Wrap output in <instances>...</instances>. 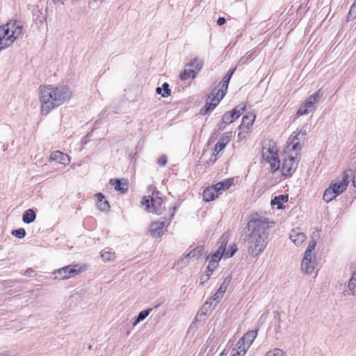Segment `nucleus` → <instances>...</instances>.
I'll return each mask as SVG.
<instances>
[{
    "instance_id": "3c124183",
    "label": "nucleus",
    "mask_w": 356,
    "mask_h": 356,
    "mask_svg": "<svg viewBox=\"0 0 356 356\" xmlns=\"http://www.w3.org/2000/svg\"><path fill=\"white\" fill-rule=\"evenodd\" d=\"M235 71V69H231L229 70L227 73L225 74V76L223 77L222 79H225L227 81H230V79L232 77V76L233 75L234 72Z\"/></svg>"
},
{
    "instance_id": "20e7f679",
    "label": "nucleus",
    "mask_w": 356,
    "mask_h": 356,
    "mask_svg": "<svg viewBox=\"0 0 356 356\" xmlns=\"http://www.w3.org/2000/svg\"><path fill=\"white\" fill-rule=\"evenodd\" d=\"M300 159V154L296 152L294 156H289L284 159L282 165V175L287 177H291L296 170Z\"/></svg>"
},
{
    "instance_id": "e433bc0d",
    "label": "nucleus",
    "mask_w": 356,
    "mask_h": 356,
    "mask_svg": "<svg viewBox=\"0 0 356 356\" xmlns=\"http://www.w3.org/2000/svg\"><path fill=\"white\" fill-rule=\"evenodd\" d=\"M315 246H316L315 241L314 240L309 241L307 248L304 254V255H305V261L308 260L307 257L314 256L312 254V252L314 250Z\"/></svg>"
},
{
    "instance_id": "b1692460",
    "label": "nucleus",
    "mask_w": 356,
    "mask_h": 356,
    "mask_svg": "<svg viewBox=\"0 0 356 356\" xmlns=\"http://www.w3.org/2000/svg\"><path fill=\"white\" fill-rule=\"evenodd\" d=\"M335 193L336 191L334 192V190L332 188V187H328L323 193V200L326 202L332 201L338 195Z\"/></svg>"
},
{
    "instance_id": "2eb2a0df",
    "label": "nucleus",
    "mask_w": 356,
    "mask_h": 356,
    "mask_svg": "<svg viewBox=\"0 0 356 356\" xmlns=\"http://www.w3.org/2000/svg\"><path fill=\"white\" fill-rule=\"evenodd\" d=\"M257 330L249 331L238 342H241L245 348H248L257 337Z\"/></svg>"
},
{
    "instance_id": "393cba45",
    "label": "nucleus",
    "mask_w": 356,
    "mask_h": 356,
    "mask_svg": "<svg viewBox=\"0 0 356 356\" xmlns=\"http://www.w3.org/2000/svg\"><path fill=\"white\" fill-rule=\"evenodd\" d=\"M218 104V99H216V102H213L211 101L207 102L205 106L201 108L200 113L201 115H204L207 113H208L209 111L213 110Z\"/></svg>"
},
{
    "instance_id": "dca6fc26",
    "label": "nucleus",
    "mask_w": 356,
    "mask_h": 356,
    "mask_svg": "<svg viewBox=\"0 0 356 356\" xmlns=\"http://www.w3.org/2000/svg\"><path fill=\"white\" fill-rule=\"evenodd\" d=\"M218 195L219 193L214 188V186H211L204 189V191H203L202 196L203 200L205 202H210L214 200L216 197H218Z\"/></svg>"
},
{
    "instance_id": "864d4df0",
    "label": "nucleus",
    "mask_w": 356,
    "mask_h": 356,
    "mask_svg": "<svg viewBox=\"0 0 356 356\" xmlns=\"http://www.w3.org/2000/svg\"><path fill=\"white\" fill-rule=\"evenodd\" d=\"M207 272L208 273L207 274H205L204 276H202V280H203V281L201 282L202 284H203L204 282H207L210 278V276H211L212 273H210L209 271H207Z\"/></svg>"
},
{
    "instance_id": "473e14b6",
    "label": "nucleus",
    "mask_w": 356,
    "mask_h": 356,
    "mask_svg": "<svg viewBox=\"0 0 356 356\" xmlns=\"http://www.w3.org/2000/svg\"><path fill=\"white\" fill-rule=\"evenodd\" d=\"M101 257L104 261H109L115 259V254L110 249L108 250H103Z\"/></svg>"
},
{
    "instance_id": "680f3d73",
    "label": "nucleus",
    "mask_w": 356,
    "mask_h": 356,
    "mask_svg": "<svg viewBox=\"0 0 356 356\" xmlns=\"http://www.w3.org/2000/svg\"><path fill=\"white\" fill-rule=\"evenodd\" d=\"M218 148H216V147H214L213 149V156H215V155H217L218 154Z\"/></svg>"
},
{
    "instance_id": "5701e85b",
    "label": "nucleus",
    "mask_w": 356,
    "mask_h": 356,
    "mask_svg": "<svg viewBox=\"0 0 356 356\" xmlns=\"http://www.w3.org/2000/svg\"><path fill=\"white\" fill-rule=\"evenodd\" d=\"M313 106L312 101L306 99L304 106L300 108L297 112L298 115H306L310 113L313 110Z\"/></svg>"
},
{
    "instance_id": "de8ad7c7",
    "label": "nucleus",
    "mask_w": 356,
    "mask_h": 356,
    "mask_svg": "<svg viewBox=\"0 0 356 356\" xmlns=\"http://www.w3.org/2000/svg\"><path fill=\"white\" fill-rule=\"evenodd\" d=\"M271 204L277 205V209H282V204L280 202V199L278 196L275 197V198L271 200Z\"/></svg>"
},
{
    "instance_id": "e2e57ef3",
    "label": "nucleus",
    "mask_w": 356,
    "mask_h": 356,
    "mask_svg": "<svg viewBox=\"0 0 356 356\" xmlns=\"http://www.w3.org/2000/svg\"><path fill=\"white\" fill-rule=\"evenodd\" d=\"M65 1V0H54V2H56V3H60L62 4L64 3Z\"/></svg>"
},
{
    "instance_id": "bb28decb",
    "label": "nucleus",
    "mask_w": 356,
    "mask_h": 356,
    "mask_svg": "<svg viewBox=\"0 0 356 356\" xmlns=\"http://www.w3.org/2000/svg\"><path fill=\"white\" fill-rule=\"evenodd\" d=\"M236 348H234L232 350V356H243L248 349L243 345V343H241V342H237L236 344Z\"/></svg>"
},
{
    "instance_id": "338daca9",
    "label": "nucleus",
    "mask_w": 356,
    "mask_h": 356,
    "mask_svg": "<svg viewBox=\"0 0 356 356\" xmlns=\"http://www.w3.org/2000/svg\"><path fill=\"white\" fill-rule=\"evenodd\" d=\"M0 356H8L6 353H0Z\"/></svg>"
},
{
    "instance_id": "4be33fe9",
    "label": "nucleus",
    "mask_w": 356,
    "mask_h": 356,
    "mask_svg": "<svg viewBox=\"0 0 356 356\" xmlns=\"http://www.w3.org/2000/svg\"><path fill=\"white\" fill-rule=\"evenodd\" d=\"M35 218L36 215L35 211L33 209H29L25 211L23 213L22 220L24 223L29 224L33 222L35 220Z\"/></svg>"
},
{
    "instance_id": "58836bf2",
    "label": "nucleus",
    "mask_w": 356,
    "mask_h": 356,
    "mask_svg": "<svg viewBox=\"0 0 356 356\" xmlns=\"http://www.w3.org/2000/svg\"><path fill=\"white\" fill-rule=\"evenodd\" d=\"M245 108V106L239 104L237 106H236L232 111H231V112L234 115V117L237 119L244 112Z\"/></svg>"
},
{
    "instance_id": "f03ea898",
    "label": "nucleus",
    "mask_w": 356,
    "mask_h": 356,
    "mask_svg": "<svg viewBox=\"0 0 356 356\" xmlns=\"http://www.w3.org/2000/svg\"><path fill=\"white\" fill-rule=\"evenodd\" d=\"M40 102L41 113L43 115L48 114L54 108L63 104L70 99L72 95V91L68 86L61 85L53 86L51 85L40 86Z\"/></svg>"
},
{
    "instance_id": "052dcab7",
    "label": "nucleus",
    "mask_w": 356,
    "mask_h": 356,
    "mask_svg": "<svg viewBox=\"0 0 356 356\" xmlns=\"http://www.w3.org/2000/svg\"><path fill=\"white\" fill-rule=\"evenodd\" d=\"M156 93H157V94H159V95H161V94H163V93H162V88H160V87H157V88H156Z\"/></svg>"
},
{
    "instance_id": "c9c22d12",
    "label": "nucleus",
    "mask_w": 356,
    "mask_h": 356,
    "mask_svg": "<svg viewBox=\"0 0 356 356\" xmlns=\"http://www.w3.org/2000/svg\"><path fill=\"white\" fill-rule=\"evenodd\" d=\"M331 187L334 190V192L337 195H339L341 194L346 189V184H341L340 181L338 183L333 184L330 185Z\"/></svg>"
},
{
    "instance_id": "423d86ee",
    "label": "nucleus",
    "mask_w": 356,
    "mask_h": 356,
    "mask_svg": "<svg viewBox=\"0 0 356 356\" xmlns=\"http://www.w3.org/2000/svg\"><path fill=\"white\" fill-rule=\"evenodd\" d=\"M141 204L146 207V209L149 211L150 206L153 208V211L157 214L161 215L164 211L165 207L163 206V200L160 197H144Z\"/></svg>"
},
{
    "instance_id": "bf43d9fd",
    "label": "nucleus",
    "mask_w": 356,
    "mask_h": 356,
    "mask_svg": "<svg viewBox=\"0 0 356 356\" xmlns=\"http://www.w3.org/2000/svg\"><path fill=\"white\" fill-rule=\"evenodd\" d=\"M353 186L356 188V172L355 171L353 177Z\"/></svg>"
},
{
    "instance_id": "f257e3e1",
    "label": "nucleus",
    "mask_w": 356,
    "mask_h": 356,
    "mask_svg": "<svg viewBox=\"0 0 356 356\" xmlns=\"http://www.w3.org/2000/svg\"><path fill=\"white\" fill-rule=\"evenodd\" d=\"M268 228L269 222L265 218H255L248 222V229L250 233L246 236L245 241L248 252L252 257H257L266 248L268 243Z\"/></svg>"
},
{
    "instance_id": "49530a36",
    "label": "nucleus",
    "mask_w": 356,
    "mask_h": 356,
    "mask_svg": "<svg viewBox=\"0 0 356 356\" xmlns=\"http://www.w3.org/2000/svg\"><path fill=\"white\" fill-rule=\"evenodd\" d=\"M348 17L351 19L356 17V1L351 6Z\"/></svg>"
},
{
    "instance_id": "ea45409f",
    "label": "nucleus",
    "mask_w": 356,
    "mask_h": 356,
    "mask_svg": "<svg viewBox=\"0 0 356 356\" xmlns=\"http://www.w3.org/2000/svg\"><path fill=\"white\" fill-rule=\"evenodd\" d=\"M229 81L222 79L217 88V95H220L221 91L227 92Z\"/></svg>"
},
{
    "instance_id": "69168bd1",
    "label": "nucleus",
    "mask_w": 356,
    "mask_h": 356,
    "mask_svg": "<svg viewBox=\"0 0 356 356\" xmlns=\"http://www.w3.org/2000/svg\"><path fill=\"white\" fill-rule=\"evenodd\" d=\"M8 46H0V51L2 50V49H4L6 47H7Z\"/></svg>"
},
{
    "instance_id": "603ef678",
    "label": "nucleus",
    "mask_w": 356,
    "mask_h": 356,
    "mask_svg": "<svg viewBox=\"0 0 356 356\" xmlns=\"http://www.w3.org/2000/svg\"><path fill=\"white\" fill-rule=\"evenodd\" d=\"M177 209V206L175 205L172 207V211H171L170 214L169 215V216L167 218V220H168V222L171 221L173 216H174V213L175 211H176V209Z\"/></svg>"
},
{
    "instance_id": "c03bdc74",
    "label": "nucleus",
    "mask_w": 356,
    "mask_h": 356,
    "mask_svg": "<svg viewBox=\"0 0 356 356\" xmlns=\"http://www.w3.org/2000/svg\"><path fill=\"white\" fill-rule=\"evenodd\" d=\"M351 175H352V170L351 169L346 170L343 172V179H342V180L340 182L341 184H346V187H347L348 185V179H349V177H350V176Z\"/></svg>"
},
{
    "instance_id": "774afa93",
    "label": "nucleus",
    "mask_w": 356,
    "mask_h": 356,
    "mask_svg": "<svg viewBox=\"0 0 356 356\" xmlns=\"http://www.w3.org/2000/svg\"><path fill=\"white\" fill-rule=\"evenodd\" d=\"M205 314H205V313H204V312H203V313H198V314H197V315H200V316H202V315H204V316Z\"/></svg>"
},
{
    "instance_id": "9d476101",
    "label": "nucleus",
    "mask_w": 356,
    "mask_h": 356,
    "mask_svg": "<svg viewBox=\"0 0 356 356\" xmlns=\"http://www.w3.org/2000/svg\"><path fill=\"white\" fill-rule=\"evenodd\" d=\"M300 135H301V137L302 138H305V136H306V132L294 131L289 138V147H291V150L293 151L296 152L298 150H300L302 148L301 145H300Z\"/></svg>"
},
{
    "instance_id": "a211bd4d",
    "label": "nucleus",
    "mask_w": 356,
    "mask_h": 356,
    "mask_svg": "<svg viewBox=\"0 0 356 356\" xmlns=\"http://www.w3.org/2000/svg\"><path fill=\"white\" fill-rule=\"evenodd\" d=\"M51 159L59 163L67 165L70 163V157L60 151H55L51 153Z\"/></svg>"
},
{
    "instance_id": "9b49d317",
    "label": "nucleus",
    "mask_w": 356,
    "mask_h": 356,
    "mask_svg": "<svg viewBox=\"0 0 356 356\" xmlns=\"http://www.w3.org/2000/svg\"><path fill=\"white\" fill-rule=\"evenodd\" d=\"M307 259L305 261V255H304L301 264V270L306 274H312L316 266L315 257H307Z\"/></svg>"
},
{
    "instance_id": "7ed1b4c3",
    "label": "nucleus",
    "mask_w": 356,
    "mask_h": 356,
    "mask_svg": "<svg viewBox=\"0 0 356 356\" xmlns=\"http://www.w3.org/2000/svg\"><path fill=\"white\" fill-rule=\"evenodd\" d=\"M22 33V24L11 20L0 26V44H12Z\"/></svg>"
},
{
    "instance_id": "cd10ccee",
    "label": "nucleus",
    "mask_w": 356,
    "mask_h": 356,
    "mask_svg": "<svg viewBox=\"0 0 356 356\" xmlns=\"http://www.w3.org/2000/svg\"><path fill=\"white\" fill-rule=\"evenodd\" d=\"M152 309V308H149L140 312L136 321L133 323V327H135L140 321L145 319V318L150 314Z\"/></svg>"
},
{
    "instance_id": "79ce46f5",
    "label": "nucleus",
    "mask_w": 356,
    "mask_h": 356,
    "mask_svg": "<svg viewBox=\"0 0 356 356\" xmlns=\"http://www.w3.org/2000/svg\"><path fill=\"white\" fill-rule=\"evenodd\" d=\"M266 356H285V353L282 349L275 348L273 350L268 351Z\"/></svg>"
},
{
    "instance_id": "c756f323",
    "label": "nucleus",
    "mask_w": 356,
    "mask_h": 356,
    "mask_svg": "<svg viewBox=\"0 0 356 356\" xmlns=\"http://www.w3.org/2000/svg\"><path fill=\"white\" fill-rule=\"evenodd\" d=\"M225 95V92H224V91H221V92H220V95H217V88H215L213 90L211 95L209 96L208 100L213 102H216V99H218V102H219L223 98Z\"/></svg>"
},
{
    "instance_id": "0e129e2a",
    "label": "nucleus",
    "mask_w": 356,
    "mask_h": 356,
    "mask_svg": "<svg viewBox=\"0 0 356 356\" xmlns=\"http://www.w3.org/2000/svg\"><path fill=\"white\" fill-rule=\"evenodd\" d=\"M93 1L99 5V4L102 3L103 0H93Z\"/></svg>"
},
{
    "instance_id": "ddd939ff",
    "label": "nucleus",
    "mask_w": 356,
    "mask_h": 356,
    "mask_svg": "<svg viewBox=\"0 0 356 356\" xmlns=\"http://www.w3.org/2000/svg\"><path fill=\"white\" fill-rule=\"evenodd\" d=\"M289 238L296 245L302 244L306 239V235L299 228L293 229L289 234Z\"/></svg>"
},
{
    "instance_id": "f704fd0d",
    "label": "nucleus",
    "mask_w": 356,
    "mask_h": 356,
    "mask_svg": "<svg viewBox=\"0 0 356 356\" xmlns=\"http://www.w3.org/2000/svg\"><path fill=\"white\" fill-rule=\"evenodd\" d=\"M323 95V92L322 90H318L316 92H314L313 95H310L307 99L308 101H312V104L314 105V104L318 102L321 97Z\"/></svg>"
},
{
    "instance_id": "09e8293b",
    "label": "nucleus",
    "mask_w": 356,
    "mask_h": 356,
    "mask_svg": "<svg viewBox=\"0 0 356 356\" xmlns=\"http://www.w3.org/2000/svg\"><path fill=\"white\" fill-rule=\"evenodd\" d=\"M157 163H158L159 165H160L161 166L165 165V164L167 163V157L165 155L161 156L158 159Z\"/></svg>"
},
{
    "instance_id": "0eeeda50",
    "label": "nucleus",
    "mask_w": 356,
    "mask_h": 356,
    "mask_svg": "<svg viewBox=\"0 0 356 356\" xmlns=\"http://www.w3.org/2000/svg\"><path fill=\"white\" fill-rule=\"evenodd\" d=\"M77 267V265H69L58 269L53 273L55 275L54 279H69L77 275L80 271Z\"/></svg>"
},
{
    "instance_id": "5fc2aeb1",
    "label": "nucleus",
    "mask_w": 356,
    "mask_h": 356,
    "mask_svg": "<svg viewBox=\"0 0 356 356\" xmlns=\"http://www.w3.org/2000/svg\"><path fill=\"white\" fill-rule=\"evenodd\" d=\"M34 273V270L32 269V268H28L25 273H24V275L26 276H29V277H31L32 276V274Z\"/></svg>"
},
{
    "instance_id": "7c9ffc66",
    "label": "nucleus",
    "mask_w": 356,
    "mask_h": 356,
    "mask_svg": "<svg viewBox=\"0 0 356 356\" xmlns=\"http://www.w3.org/2000/svg\"><path fill=\"white\" fill-rule=\"evenodd\" d=\"M348 288L352 295L356 296V271L353 273L349 280Z\"/></svg>"
},
{
    "instance_id": "6ab92c4d",
    "label": "nucleus",
    "mask_w": 356,
    "mask_h": 356,
    "mask_svg": "<svg viewBox=\"0 0 356 356\" xmlns=\"http://www.w3.org/2000/svg\"><path fill=\"white\" fill-rule=\"evenodd\" d=\"M232 132H225L220 137V140L216 144V147L218 148V152H221L225 147L226 145L230 141Z\"/></svg>"
},
{
    "instance_id": "8fccbe9b",
    "label": "nucleus",
    "mask_w": 356,
    "mask_h": 356,
    "mask_svg": "<svg viewBox=\"0 0 356 356\" xmlns=\"http://www.w3.org/2000/svg\"><path fill=\"white\" fill-rule=\"evenodd\" d=\"M275 318L277 321V325H275V330L277 333L280 332L281 326H280V316H279L278 312H277V315L275 316Z\"/></svg>"
},
{
    "instance_id": "a878e982",
    "label": "nucleus",
    "mask_w": 356,
    "mask_h": 356,
    "mask_svg": "<svg viewBox=\"0 0 356 356\" xmlns=\"http://www.w3.org/2000/svg\"><path fill=\"white\" fill-rule=\"evenodd\" d=\"M255 115L253 114L244 115L242 118L241 126L249 129L253 124Z\"/></svg>"
},
{
    "instance_id": "c85d7f7f",
    "label": "nucleus",
    "mask_w": 356,
    "mask_h": 356,
    "mask_svg": "<svg viewBox=\"0 0 356 356\" xmlns=\"http://www.w3.org/2000/svg\"><path fill=\"white\" fill-rule=\"evenodd\" d=\"M228 241H229L228 235L226 234H223L220 238V244L218 248V250H219L220 252H221L222 253L224 254L226 250V247L227 245Z\"/></svg>"
},
{
    "instance_id": "6e6552de",
    "label": "nucleus",
    "mask_w": 356,
    "mask_h": 356,
    "mask_svg": "<svg viewBox=\"0 0 356 356\" xmlns=\"http://www.w3.org/2000/svg\"><path fill=\"white\" fill-rule=\"evenodd\" d=\"M204 253V248L203 246H197L191 250L185 257L178 261L177 264H180L181 268L184 267L188 265L189 258L198 259Z\"/></svg>"
},
{
    "instance_id": "412c9836",
    "label": "nucleus",
    "mask_w": 356,
    "mask_h": 356,
    "mask_svg": "<svg viewBox=\"0 0 356 356\" xmlns=\"http://www.w3.org/2000/svg\"><path fill=\"white\" fill-rule=\"evenodd\" d=\"M97 200H98V202H97L98 208L101 211H108L109 209L110 206H109L108 202L107 200H104V195L102 193H97Z\"/></svg>"
},
{
    "instance_id": "6e6d98bb",
    "label": "nucleus",
    "mask_w": 356,
    "mask_h": 356,
    "mask_svg": "<svg viewBox=\"0 0 356 356\" xmlns=\"http://www.w3.org/2000/svg\"><path fill=\"white\" fill-rule=\"evenodd\" d=\"M226 20L224 17H219L217 20V24L219 26L223 25L225 23Z\"/></svg>"
},
{
    "instance_id": "a19ab883",
    "label": "nucleus",
    "mask_w": 356,
    "mask_h": 356,
    "mask_svg": "<svg viewBox=\"0 0 356 356\" xmlns=\"http://www.w3.org/2000/svg\"><path fill=\"white\" fill-rule=\"evenodd\" d=\"M237 247L235 244H233L229 247V248L225 250V252L224 253V255L227 258H230L233 257V255L235 254V252L237 251Z\"/></svg>"
},
{
    "instance_id": "a18cd8bd",
    "label": "nucleus",
    "mask_w": 356,
    "mask_h": 356,
    "mask_svg": "<svg viewBox=\"0 0 356 356\" xmlns=\"http://www.w3.org/2000/svg\"><path fill=\"white\" fill-rule=\"evenodd\" d=\"M161 88L163 90V93L161 94L162 97H166L170 95L171 90L169 88V84L168 83L165 82L163 83Z\"/></svg>"
},
{
    "instance_id": "f8f14e48",
    "label": "nucleus",
    "mask_w": 356,
    "mask_h": 356,
    "mask_svg": "<svg viewBox=\"0 0 356 356\" xmlns=\"http://www.w3.org/2000/svg\"><path fill=\"white\" fill-rule=\"evenodd\" d=\"M231 277H226L223 281V282L220 286L219 289H218L217 292L213 294V296L211 297V300L213 301H216V302H218L222 297L223 296L224 293H225L227 286H229L230 282H231Z\"/></svg>"
},
{
    "instance_id": "37998d69",
    "label": "nucleus",
    "mask_w": 356,
    "mask_h": 356,
    "mask_svg": "<svg viewBox=\"0 0 356 356\" xmlns=\"http://www.w3.org/2000/svg\"><path fill=\"white\" fill-rule=\"evenodd\" d=\"M12 234L18 238H22L26 235L25 229L23 228H19L17 229H15L12 232Z\"/></svg>"
},
{
    "instance_id": "1a4fd4ad",
    "label": "nucleus",
    "mask_w": 356,
    "mask_h": 356,
    "mask_svg": "<svg viewBox=\"0 0 356 356\" xmlns=\"http://www.w3.org/2000/svg\"><path fill=\"white\" fill-rule=\"evenodd\" d=\"M222 255H224V254L217 250L216 252L210 254L207 256V259L209 260L207 271L210 273L213 272V270L218 266V263Z\"/></svg>"
},
{
    "instance_id": "4468645a",
    "label": "nucleus",
    "mask_w": 356,
    "mask_h": 356,
    "mask_svg": "<svg viewBox=\"0 0 356 356\" xmlns=\"http://www.w3.org/2000/svg\"><path fill=\"white\" fill-rule=\"evenodd\" d=\"M166 227V222H154L151 224L149 232L151 235L156 237L159 236L163 233V229Z\"/></svg>"
},
{
    "instance_id": "39448f33",
    "label": "nucleus",
    "mask_w": 356,
    "mask_h": 356,
    "mask_svg": "<svg viewBox=\"0 0 356 356\" xmlns=\"http://www.w3.org/2000/svg\"><path fill=\"white\" fill-rule=\"evenodd\" d=\"M202 67V61L198 58H194L191 63L186 65L183 72L179 74V78L182 81L187 80L189 78L194 79Z\"/></svg>"
},
{
    "instance_id": "aec40b11",
    "label": "nucleus",
    "mask_w": 356,
    "mask_h": 356,
    "mask_svg": "<svg viewBox=\"0 0 356 356\" xmlns=\"http://www.w3.org/2000/svg\"><path fill=\"white\" fill-rule=\"evenodd\" d=\"M233 184V179H226L222 181H220L215 185H213L219 194L227 190Z\"/></svg>"
},
{
    "instance_id": "f3484780",
    "label": "nucleus",
    "mask_w": 356,
    "mask_h": 356,
    "mask_svg": "<svg viewBox=\"0 0 356 356\" xmlns=\"http://www.w3.org/2000/svg\"><path fill=\"white\" fill-rule=\"evenodd\" d=\"M277 149L274 147H271L270 143H269V147H264L262 149V156L266 161H270L271 159L277 156Z\"/></svg>"
},
{
    "instance_id": "2f4dec72",
    "label": "nucleus",
    "mask_w": 356,
    "mask_h": 356,
    "mask_svg": "<svg viewBox=\"0 0 356 356\" xmlns=\"http://www.w3.org/2000/svg\"><path fill=\"white\" fill-rule=\"evenodd\" d=\"M236 118L231 111L226 112L222 117V123L225 125L232 123Z\"/></svg>"
},
{
    "instance_id": "13d9d810",
    "label": "nucleus",
    "mask_w": 356,
    "mask_h": 356,
    "mask_svg": "<svg viewBox=\"0 0 356 356\" xmlns=\"http://www.w3.org/2000/svg\"><path fill=\"white\" fill-rule=\"evenodd\" d=\"M225 127H226V125H225L224 123H222V122H221V123L219 124V126H218V130H220V131H222V130H224V129H225Z\"/></svg>"
},
{
    "instance_id": "72a5a7b5",
    "label": "nucleus",
    "mask_w": 356,
    "mask_h": 356,
    "mask_svg": "<svg viewBox=\"0 0 356 356\" xmlns=\"http://www.w3.org/2000/svg\"><path fill=\"white\" fill-rule=\"evenodd\" d=\"M113 181H115V189L116 191H121L122 193H124L127 190V186L126 183H122L119 179H111L110 183L113 184Z\"/></svg>"
},
{
    "instance_id": "4d7b16f0",
    "label": "nucleus",
    "mask_w": 356,
    "mask_h": 356,
    "mask_svg": "<svg viewBox=\"0 0 356 356\" xmlns=\"http://www.w3.org/2000/svg\"><path fill=\"white\" fill-rule=\"evenodd\" d=\"M280 199V201H283V202H287L288 200V197L287 196H284V195H280L278 196Z\"/></svg>"
},
{
    "instance_id": "4c0bfd02",
    "label": "nucleus",
    "mask_w": 356,
    "mask_h": 356,
    "mask_svg": "<svg viewBox=\"0 0 356 356\" xmlns=\"http://www.w3.org/2000/svg\"><path fill=\"white\" fill-rule=\"evenodd\" d=\"M267 162L270 163L272 172H275L280 168V160L278 159V156L273 158L270 161Z\"/></svg>"
}]
</instances>
